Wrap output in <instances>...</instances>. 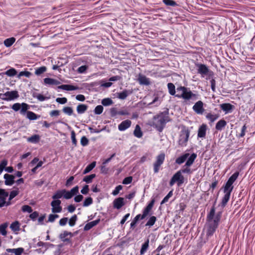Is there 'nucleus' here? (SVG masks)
<instances>
[{"instance_id":"f257e3e1","label":"nucleus","mask_w":255,"mask_h":255,"mask_svg":"<svg viewBox=\"0 0 255 255\" xmlns=\"http://www.w3.org/2000/svg\"><path fill=\"white\" fill-rule=\"evenodd\" d=\"M215 203L216 201L207 216L206 236L208 238L212 236L215 232L221 218V212L218 213L215 216Z\"/></svg>"},{"instance_id":"f03ea898","label":"nucleus","mask_w":255,"mask_h":255,"mask_svg":"<svg viewBox=\"0 0 255 255\" xmlns=\"http://www.w3.org/2000/svg\"><path fill=\"white\" fill-rule=\"evenodd\" d=\"M153 126L157 130L161 132L166 124L169 121L168 113L161 112L153 118Z\"/></svg>"},{"instance_id":"7ed1b4c3","label":"nucleus","mask_w":255,"mask_h":255,"mask_svg":"<svg viewBox=\"0 0 255 255\" xmlns=\"http://www.w3.org/2000/svg\"><path fill=\"white\" fill-rule=\"evenodd\" d=\"M195 66L197 67V72L200 74L202 77H204L205 76H208L206 79V80L210 79L214 75L213 71L210 70L207 66L204 64L196 63Z\"/></svg>"},{"instance_id":"20e7f679","label":"nucleus","mask_w":255,"mask_h":255,"mask_svg":"<svg viewBox=\"0 0 255 255\" xmlns=\"http://www.w3.org/2000/svg\"><path fill=\"white\" fill-rule=\"evenodd\" d=\"M239 175V172L236 171L228 179L225 186L223 187L224 193H231L234 188L233 184L236 180Z\"/></svg>"},{"instance_id":"39448f33","label":"nucleus","mask_w":255,"mask_h":255,"mask_svg":"<svg viewBox=\"0 0 255 255\" xmlns=\"http://www.w3.org/2000/svg\"><path fill=\"white\" fill-rule=\"evenodd\" d=\"M154 199H152L146 206V207L143 209L142 214L137 215L133 220L137 222L139 219H144L149 214V212L151 210L154 205Z\"/></svg>"},{"instance_id":"423d86ee","label":"nucleus","mask_w":255,"mask_h":255,"mask_svg":"<svg viewBox=\"0 0 255 255\" xmlns=\"http://www.w3.org/2000/svg\"><path fill=\"white\" fill-rule=\"evenodd\" d=\"M165 158V154L162 152L156 156L155 161L153 164V171L154 173H157L160 170V167L163 163Z\"/></svg>"},{"instance_id":"0eeeda50","label":"nucleus","mask_w":255,"mask_h":255,"mask_svg":"<svg viewBox=\"0 0 255 255\" xmlns=\"http://www.w3.org/2000/svg\"><path fill=\"white\" fill-rule=\"evenodd\" d=\"M190 135V131L188 129L181 130L178 139V144L181 146H186Z\"/></svg>"},{"instance_id":"6e6552de","label":"nucleus","mask_w":255,"mask_h":255,"mask_svg":"<svg viewBox=\"0 0 255 255\" xmlns=\"http://www.w3.org/2000/svg\"><path fill=\"white\" fill-rule=\"evenodd\" d=\"M19 97L17 91H7L5 93H0V99L6 101H13Z\"/></svg>"},{"instance_id":"1a4fd4ad","label":"nucleus","mask_w":255,"mask_h":255,"mask_svg":"<svg viewBox=\"0 0 255 255\" xmlns=\"http://www.w3.org/2000/svg\"><path fill=\"white\" fill-rule=\"evenodd\" d=\"M176 182L179 186L184 182V176L179 170L177 171L172 177L169 182V185L172 186Z\"/></svg>"},{"instance_id":"9d476101","label":"nucleus","mask_w":255,"mask_h":255,"mask_svg":"<svg viewBox=\"0 0 255 255\" xmlns=\"http://www.w3.org/2000/svg\"><path fill=\"white\" fill-rule=\"evenodd\" d=\"M175 97L178 98H182L185 101H188L190 99H197V95L193 94L189 89L187 88H186V90H185L181 94H176Z\"/></svg>"},{"instance_id":"9b49d317","label":"nucleus","mask_w":255,"mask_h":255,"mask_svg":"<svg viewBox=\"0 0 255 255\" xmlns=\"http://www.w3.org/2000/svg\"><path fill=\"white\" fill-rule=\"evenodd\" d=\"M8 196V193L7 192L5 191L4 189L0 188V208L11 205V202L6 201Z\"/></svg>"},{"instance_id":"f8f14e48","label":"nucleus","mask_w":255,"mask_h":255,"mask_svg":"<svg viewBox=\"0 0 255 255\" xmlns=\"http://www.w3.org/2000/svg\"><path fill=\"white\" fill-rule=\"evenodd\" d=\"M204 103L201 101H198L193 106V110L198 115H202L204 112Z\"/></svg>"},{"instance_id":"ddd939ff","label":"nucleus","mask_w":255,"mask_h":255,"mask_svg":"<svg viewBox=\"0 0 255 255\" xmlns=\"http://www.w3.org/2000/svg\"><path fill=\"white\" fill-rule=\"evenodd\" d=\"M61 202L59 200H53L51 202V206H52V213H60L62 211V208L60 206Z\"/></svg>"},{"instance_id":"4468645a","label":"nucleus","mask_w":255,"mask_h":255,"mask_svg":"<svg viewBox=\"0 0 255 255\" xmlns=\"http://www.w3.org/2000/svg\"><path fill=\"white\" fill-rule=\"evenodd\" d=\"M219 106L225 114L231 113L235 108L234 106L230 103H223Z\"/></svg>"},{"instance_id":"2eb2a0df","label":"nucleus","mask_w":255,"mask_h":255,"mask_svg":"<svg viewBox=\"0 0 255 255\" xmlns=\"http://www.w3.org/2000/svg\"><path fill=\"white\" fill-rule=\"evenodd\" d=\"M131 124V122L129 120H126L123 121L118 126V129L120 131H124L129 128Z\"/></svg>"},{"instance_id":"dca6fc26","label":"nucleus","mask_w":255,"mask_h":255,"mask_svg":"<svg viewBox=\"0 0 255 255\" xmlns=\"http://www.w3.org/2000/svg\"><path fill=\"white\" fill-rule=\"evenodd\" d=\"M124 205V199L123 197H119L113 201L114 207L117 209H121Z\"/></svg>"},{"instance_id":"f3484780","label":"nucleus","mask_w":255,"mask_h":255,"mask_svg":"<svg viewBox=\"0 0 255 255\" xmlns=\"http://www.w3.org/2000/svg\"><path fill=\"white\" fill-rule=\"evenodd\" d=\"M6 185L11 186L14 183V176L11 174H5L3 176Z\"/></svg>"},{"instance_id":"a211bd4d","label":"nucleus","mask_w":255,"mask_h":255,"mask_svg":"<svg viewBox=\"0 0 255 255\" xmlns=\"http://www.w3.org/2000/svg\"><path fill=\"white\" fill-rule=\"evenodd\" d=\"M137 80L140 85L147 86L150 84L149 79L146 77L145 76L142 75L140 74L138 75Z\"/></svg>"},{"instance_id":"6ab92c4d","label":"nucleus","mask_w":255,"mask_h":255,"mask_svg":"<svg viewBox=\"0 0 255 255\" xmlns=\"http://www.w3.org/2000/svg\"><path fill=\"white\" fill-rule=\"evenodd\" d=\"M132 93V90H124L122 92L118 93V98L121 100H125L128 95L131 94Z\"/></svg>"},{"instance_id":"aec40b11","label":"nucleus","mask_w":255,"mask_h":255,"mask_svg":"<svg viewBox=\"0 0 255 255\" xmlns=\"http://www.w3.org/2000/svg\"><path fill=\"white\" fill-rule=\"evenodd\" d=\"M43 81L45 85H58L61 83L59 81L50 78H45Z\"/></svg>"},{"instance_id":"412c9836","label":"nucleus","mask_w":255,"mask_h":255,"mask_svg":"<svg viewBox=\"0 0 255 255\" xmlns=\"http://www.w3.org/2000/svg\"><path fill=\"white\" fill-rule=\"evenodd\" d=\"M207 126L203 124L201 126L198 130V137L200 138L205 137L206 133Z\"/></svg>"},{"instance_id":"4be33fe9","label":"nucleus","mask_w":255,"mask_h":255,"mask_svg":"<svg viewBox=\"0 0 255 255\" xmlns=\"http://www.w3.org/2000/svg\"><path fill=\"white\" fill-rule=\"evenodd\" d=\"M100 222V219L99 218L95 221L90 222L85 225L84 228V231H88L93 227L98 225Z\"/></svg>"},{"instance_id":"5701e85b","label":"nucleus","mask_w":255,"mask_h":255,"mask_svg":"<svg viewBox=\"0 0 255 255\" xmlns=\"http://www.w3.org/2000/svg\"><path fill=\"white\" fill-rule=\"evenodd\" d=\"M197 157V154L195 153H192L189 157L187 158V160L184 166H190L194 163L195 159Z\"/></svg>"},{"instance_id":"b1692460","label":"nucleus","mask_w":255,"mask_h":255,"mask_svg":"<svg viewBox=\"0 0 255 255\" xmlns=\"http://www.w3.org/2000/svg\"><path fill=\"white\" fill-rule=\"evenodd\" d=\"M24 249L22 248H18L17 249H7L6 252L7 253L14 254L15 255H21L23 252Z\"/></svg>"},{"instance_id":"393cba45","label":"nucleus","mask_w":255,"mask_h":255,"mask_svg":"<svg viewBox=\"0 0 255 255\" xmlns=\"http://www.w3.org/2000/svg\"><path fill=\"white\" fill-rule=\"evenodd\" d=\"M59 89L66 91H73L78 89V87L72 85H62L58 87Z\"/></svg>"},{"instance_id":"a878e982","label":"nucleus","mask_w":255,"mask_h":255,"mask_svg":"<svg viewBox=\"0 0 255 255\" xmlns=\"http://www.w3.org/2000/svg\"><path fill=\"white\" fill-rule=\"evenodd\" d=\"M189 156V153H186L176 159L175 163L178 164L183 163Z\"/></svg>"},{"instance_id":"bb28decb","label":"nucleus","mask_w":255,"mask_h":255,"mask_svg":"<svg viewBox=\"0 0 255 255\" xmlns=\"http://www.w3.org/2000/svg\"><path fill=\"white\" fill-rule=\"evenodd\" d=\"M227 125L226 121L222 119L218 121L216 125V129L217 130H222Z\"/></svg>"},{"instance_id":"cd10ccee","label":"nucleus","mask_w":255,"mask_h":255,"mask_svg":"<svg viewBox=\"0 0 255 255\" xmlns=\"http://www.w3.org/2000/svg\"><path fill=\"white\" fill-rule=\"evenodd\" d=\"M149 240L147 239L145 242L142 245L140 251V254L141 255H142L145 253V252L147 251L148 247H149Z\"/></svg>"},{"instance_id":"c85d7f7f","label":"nucleus","mask_w":255,"mask_h":255,"mask_svg":"<svg viewBox=\"0 0 255 255\" xmlns=\"http://www.w3.org/2000/svg\"><path fill=\"white\" fill-rule=\"evenodd\" d=\"M225 193V195L223 196V197L222 199V201L221 202V206L222 207H224L227 205L228 202L229 201V200L230 199V196H231V194H230L229 193Z\"/></svg>"},{"instance_id":"c756f323","label":"nucleus","mask_w":255,"mask_h":255,"mask_svg":"<svg viewBox=\"0 0 255 255\" xmlns=\"http://www.w3.org/2000/svg\"><path fill=\"white\" fill-rule=\"evenodd\" d=\"M133 135L137 138H140L143 135V133L141 130L140 127L138 125L135 126L133 131Z\"/></svg>"},{"instance_id":"7c9ffc66","label":"nucleus","mask_w":255,"mask_h":255,"mask_svg":"<svg viewBox=\"0 0 255 255\" xmlns=\"http://www.w3.org/2000/svg\"><path fill=\"white\" fill-rule=\"evenodd\" d=\"M27 118L29 120H35L39 119L40 117V115H37L34 112L31 111L27 112Z\"/></svg>"},{"instance_id":"2f4dec72","label":"nucleus","mask_w":255,"mask_h":255,"mask_svg":"<svg viewBox=\"0 0 255 255\" xmlns=\"http://www.w3.org/2000/svg\"><path fill=\"white\" fill-rule=\"evenodd\" d=\"M88 109V106L85 104H79L77 107V112L79 114L84 113Z\"/></svg>"},{"instance_id":"473e14b6","label":"nucleus","mask_w":255,"mask_h":255,"mask_svg":"<svg viewBox=\"0 0 255 255\" xmlns=\"http://www.w3.org/2000/svg\"><path fill=\"white\" fill-rule=\"evenodd\" d=\"M68 235H67V231H63V233H61L59 235V238L61 240V241L63 242H71L70 239L67 238Z\"/></svg>"},{"instance_id":"72a5a7b5","label":"nucleus","mask_w":255,"mask_h":255,"mask_svg":"<svg viewBox=\"0 0 255 255\" xmlns=\"http://www.w3.org/2000/svg\"><path fill=\"white\" fill-rule=\"evenodd\" d=\"M206 118L207 120L210 121L211 123H213L219 118L218 114H212L211 113H208Z\"/></svg>"},{"instance_id":"f704fd0d","label":"nucleus","mask_w":255,"mask_h":255,"mask_svg":"<svg viewBox=\"0 0 255 255\" xmlns=\"http://www.w3.org/2000/svg\"><path fill=\"white\" fill-rule=\"evenodd\" d=\"M40 140V136L38 134H34L27 138V141L29 142L36 143Z\"/></svg>"},{"instance_id":"c9c22d12","label":"nucleus","mask_w":255,"mask_h":255,"mask_svg":"<svg viewBox=\"0 0 255 255\" xmlns=\"http://www.w3.org/2000/svg\"><path fill=\"white\" fill-rule=\"evenodd\" d=\"M167 88L169 93L172 96H175V87L174 85L172 83H169L167 84Z\"/></svg>"},{"instance_id":"e433bc0d","label":"nucleus","mask_w":255,"mask_h":255,"mask_svg":"<svg viewBox=\"0 0 255 255\" xmlns=\"http://www.w3.org/2000/svg\"><path fill=\"white\" fill-rule=\"evenodd\" d=\"M96 162L93 161L88 165L83 171V174H85L90 172L96 166Z\"/></svg>"},{"instance_id":"4c0bfd02","label":"nucleus","mask_w":255,"mask_h":255,"mask_svg":"<svg viewBox=\"0 0 255 255\" xmlns=\"http://www.w3.org/2000/svg\"><path fill=\"white\" fill-rule=\"evenodd\" d=\"M15 41V38L10 37V38H8L6 39L5 40H4L3 43H4V45L6 47H9L11 46L14 43Z\"/></svg>"},{"instance_id":"58836bf2","label":"nucleus","mask_w":255,"mask_h":255,"mask_svg":"<svg viewBox=\"0 0 255 255\" xmlns=\"http://www.w3.org/2000/svg\"><path fill=\"white\" fill-rule=\"evenodd\" d=\"M19 227L20 224L18 221H15L12 223L10 226L11 230L14 232L18 231L20 229Z\"/></svg>"},{"instance_id":"ea45409f","label":"nucleus","mask_w":255,"mask_h":255,"mask_svg":"<svg viewBox=\"0 0 255 255\" xmlns=\"http://www.w3.org/2000/svg\"><path fill=\"white\" fill-rule=\"evenodd\" d=\"M8 226L7 223H4L0 225V233L3 236H6L7 234V232L6 230V228Z\"/></svg>"},{"instance_id":"a19ab883","label":"nucleus","mask_w":255,"mask_h":255,"mask_svg":"<svg viewBox=\"0 0 255 255\" xmlns=\"http://www.w3.org/2000/svg\"><path fill=\"white\" fill-rule=\"evenodd\" d=\"M96 177L95 174H92L91 175L86 176L84 177L83 180L86 183L89 184L92 182V180Z\"/></svg>"},{"instance_id":"79ce46f5","label":"nucleus","mask_w":255,"mask_h":255,"mask_svg":"<svg viewBox=\"0 0 255 255\" xmlns=\"http://www.w3.org/2000/svg\"><path fill=\"white\" fill-rule=\"evenodd\" d=\"M47 70L45 66H41L35 69V74L39 76L44 73Z\"/></svg>"},{"instance_id":"37998d69","label":"nucleus","mask_w":255,"mask_h":255,"mask_svg":"<svg viewBox=\"0 0 255 255\" xmlns=\"http://www.w3.org/2000/svg\"><path fill=\"white\" fill-rule=\"evenodd\" d=\"M190 166H183V167L179 170V171L182 173H186L191 174L192 173V170L190 168Z\"/></svg>"},{"instance_id":"c03bdc74","label":"nucleus","mask_w":255,"mask_h":255,"mask_svg":"<svg viewBox=\"0 0 255 255\" xmlns=\"http://www.w3.org/2000/svg\"><path fill=\"white\" fill-rule=\"evenodd\" d=\"M63 190H58L52 197V199L55 200H58V199L61 198L62 196H63Z\"/></svg>"},{"instance_id":"a18cd8bd","label":"nucleus","mask_w":255,"mask_h":255,"mask_svg":"<svg viewBox=\"0 0 255 255\" xmlns=\"http://www.w3.org/2000/svg\"><path fill=\"white\" fill-rule=\"evenodd\" d=\"M156 221V217L152 216L150 217L145 224V226L151 227L155 223Z\"/></svg>"},{"instance_id":"49530a36","label":"nucleus","mask_w":255,"mask_h":255,"mask_svg":"<svg viewBox=\"0 0 255 255\" xmlns=\"http://www.w3.org/2000/svg\"><path fill=\"white\" fill-rule=\"evenodd\" d=\"M88 67V65H82L77 69V72L80 74L86 73Z\"/></svg>"},{"instance_id":"de8ad7c7","label":"nucleus","mask_w":255,"mask_h":255,"mask_svg":"<svg viewBox=\"0 0 255 255\" xmlns=\"http://www.w3.org/2000/svg\"><path fill=\"white\" fill-rule=\"evenodd\" d=\"M17 74L16 70L13 68H11L9 69V70H7L5 74L6 75L8 76L12 77L15 76Z\"/></svg>"},{"instance_id":"09e8293b","label":"nucleus","mask_w":255,"mask_h":255,"mask_svg":"<svg viewBox=\"0 0 255 255\" xmlns=\"http://www.w3.org/2000/svg\"><path fill=\"white\" fill-rule=\"evenodd\" d=\"M163 2L166 5L176 6H177V3L173 0H163Z\"/></svg>"},{"instance_id":"8fccbe9b","label":"nucleus","mask_w":255,"mask_h":255,"mask_svg":"<svg viewBox=\"0 0 255 255\" xmlns=\"http://www.w3.org/2000/svg\"><path fill=\"white\" fill-rule=\"evenodd\" d=\"M93 200L92 198H91V197H87L85 199L83 202V206L84 207H88L91 205L93 203Z\"/></svg>"},{"instance_id":"3c124183","label":"nucleus","mask_w":255,"mask_h":255,"mask_svg":"<svg viewBox=\"0 0 255 255\" xmlns=\"http://www.w3.org/2000/svg\"><path fill=\"white\" fill-rule=\"evenodd\" d=\"M77 220V216L76 215H73L69 221V225L71 227H73Z\"/></svg>"},{"instance_id":"603ef678","label":"nucleus","mask_w":255,"mask_h":255,"mask_svg":"<svg viewBox=\"0 0 255 255\" xmlns=\"http://www.w3.org/2000/svg\"><path fill=\"white\" fill-rule=\"evenodd\" d=\"M62 111L65 114H67L68 116L72 115L73 114V110L72 108L70 107H64Z\"/></svg>"},{"instance_id":"864d4df0","label":"nucleus","mask_w":255,"mask_h":255,"mask_svg":"<svg viewBox=\"0 0 255 255\" xmlns=\"http://www.w3.org/2000/svg\"><path fill=\"white\" fill-rule=\"evenodd\" d=\"M102 104L104 106H108L113 104V101L110 98H105L102 100Z\"/></svg>"},{"instance_id":"5fc2aeb1","label":"nucleus","mask_w":255,"mask_h":255,"mask_svg":"<svg viewBox=\"0 0 255 255\" xmlns=\"http://www.w3.org/2000/svg\"><path fill=\"white\" fill-rule=\"evenodd\" d=\"M104 108L101 105H98L94 109V113L96 115H100L102 113L103 111Z\"/></svg>"},{"instance_id":"6e6d98bb","label":"nucleus","mask_w":255,"mask_h":255,"mask_svg":"<svg viewBox=\"0 0 255 255\" xmlns=\"http://www.w3.org/2000/svg\"><path fill=\"white\" fill-rule=\"evenodd\" d=\"M7 160L6 159H3L0 163V175L5 168V167L7 164Z\"/></svg>"},{"instance_id":"4d7b16f0","label":"nucleus","mask_w":255,"mask_h":255,"mask_svg":"<svg viewBox=\"0 0 255 255\" xmlns=\"http://www.w3.org/2000/svg\"><path fill=\"white\" fill-rule=\"evenodd\" d=\"M19 193V191L18 189L17 190H13L10 192L8 198V200L7 201L10 202V201L14 198L15 196H16Z\"/></svg>"},{"instance_id":"13d9d810","label":"nucleus","mask_w":255,"mask_h":255,"mask_svg":"<svg viewBox=\"0 0 255 255\" xmlns=\"http://www.w3.org/2000/svg\"><path fill=\"white\" fill-rule=\"evenodd\" d=\"M63 194H64L63 197L66 199H71L73 197V195L71 193L70 191H67L65 189H63Z\"/></svg>"},{"instance_id":"bf43d9fd","label":"nucleus","mask_w":255,"mask_h":255,"mask_svg":"<svg viewBox=\"0 0 255 255\" xmlns=\"http://www.w3.org/2000/svg\"><path fill=\"white\" fill-rule=\"evenodd\" d=\"M172 195H173L172 191H170L167 194V195L163 199V200L161 202L160 204L162 205V204L166 203L168 201L169 198H170L172 196Z\"/></svg>"},{"instance_id":"052dcab7","label":"nucleus","mask_w":255,"mask_h":255,"mask_svg":"<svg viewBox=\"0 0 255 255\" xmlns=\"http://www.w3.org/2000/svg\"><path fill=\"white\" fill-rule=\"evenodd\" d=\"M21 210L23 212H27L29 213H32V208L30 206L27 205H23L22 207Z\"/></svg>"},{"instance_id":"680f3d73","label":"nucleus","mask_w":255,"mask_h":255,"mask_svg":"<svg viewBox=\"0 0 255 255\" xmlns=\"http://www.w3.org/2000/svg\"><path fill=\"white\" fill-rule=\"evenodd\" d=\"M21 105V110H20V113L21 114H24L27 110L29 109V106L26 103H22Z\"/></svg>"},{"instance_id":"e2e57ef3","label":"nucleus","mask_w":255,"mask_h":255,"mask_svg":"<svg viewBox=\"0 0 255 255\" xmlns=\"http://www.w3.org/2000/svg\"><path fill=\"white\" fill-rule=\"evenodd\" d=\"M58 218H59V215L57 214H50L47 222L53 223L55 221V219Z\"/></svg>"},{"instance_id":"0e129e2a","label":"nucleus","mask_w":255,"mask_h":255,"mask_svg":"<svg viewBox=\"0 0 255 255\" xmlns=\"http://www.w3.org/2000/svg\"><path fill=\"white\" fill-rule=\"evenodd\" d=\"M34 97H36L39 101L42 102L46 100H48L50 97H45L41 94H38L36 96L33 95Z\"/></svg>"},{"instance_id":"69168bd1","label":"nucleus","mask_w":255,"mask_h":255,"mask_svg":"<svg viewBox=\"0 0 255 255\" xmlns=\"http://www.w3.org/2000/svg\"><path fill=\"white\" fill-rule=\"evenodd\" d=\"M80 142L82 146H85L88 144L89 140L85 136H83L81 138Z\"/></svg>"},{"instance_id":"338daca9","label":"nucleus","mask_w":255,"mask_h":255,"mask_svg":"<svg viewBox=\"0 0 255 255\" xmlns=\"http://www.w3.org/2000/svg\"><path fill=\"white\" fill-rule=\"evenodd\" d=\"M31 75V73L29 71H21L19 72L18 75V77L20 78L21 76H25L26 77L29 78Z\"/></svg>"},{"instance_id":"774afa93","label":"nucleus","mask_w":255,"mask_h":255,"mask_svg":"<svg viewBox=\"0 0 255 255\" xmlns=\"http://www.w3.org/2000/svg\"><path fill=\"white\" fill-rule=\"evenodd\" d=\"M123 186L121 185L116 186L115 189L113 191L112 194L114 196L117 195L119 194L120 191L121 190Z\"/></svg>"}]
</instances>
